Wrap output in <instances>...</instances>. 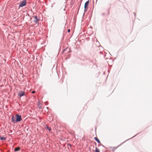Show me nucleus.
<instances>
[{
  "mask_svg": "<svg viewBox=\"0 0 152 152\" xmlns=\"http://www.w3.org/2000/svg\"><path fill=\"white\" fill-rule=\"evenodd\" d=\"M15 123L19 122L22 120V118L21 115H19L18 114H16L15 115Z\"/></svg>",
  "mask_w": 152,
  "mask_h": 152,
  "instance_id": "obj_1",
  "label": "nucleus"
},
{
  "mask_svg": "<svg viewBox=\"0 0 152 152\" xmlns=\"http://www.w3.org/2000/svg\"><path fill=\"white\" fill-rule=\"evenodd\" d=\"M26 0H23L21 1L20 3L19 7H23L26 5Z\"/></svg>",
  "mask_w": 152,
  "mask_h": 152,
  "instance_id": "obj_2",
  "label": "nucleus"
},
{
  "mask_svg": "<svg viewBox=\"0 0 152 152\" xmlns=\"http://www.w3.org/2000/svg\"><path fill=\"white\" fill-rule=\"evenodd\" d=\"M89 3V1L88 0L86 2L84 5V12H86L87 11V9H88V6Z\"/></svg>",
  "mask_w": 152,
  "mask_h": 152,
  "instance_id": "obj_3",
  "label": "nucleus"
},
{
  "mask_svg": "<svg viewBox=\"0 0 152 152\" xmlns=\"http://www.w3.org/2000/svg\"><path fill=\"white\" fill-rule=\"evenodd\" d=\"M18 95L20 97H21L25 95V92L23 91H20L18 92Z\"/></svg>",
  "mask_w": 152,
  "mask_h": 152,
  "instance_id": "obj_4",
  "label": "nucleus"
},
{
  "mask_svg": "<svg viewBox=\"0 0 152 152\" xmlns=\"http://www.w3.org/2000/svg\"><path fill=\"white\" fill-rule=\"evenodd\" d=\"M35 20L34 21V22L35 23H37L39 20V19H38L37 16H35L34 17Z\"/></svg>",
  "mask_w": 152,
  "mask_h": 152,
  "instance_id": "obj_5",
  "label": "nucleus"
},
{
  "mask_svg": "<svg viewBox=\"0 0 152 152\" xmlns=\"http://www.w3.org/2000/svg\"><path fill=\"white\" fill-rule=\"evenodd\" d=\"M12 121L13 122V123H15V118L14 116H12Z\"/></svg>",
  "mask_w": 152,
  "mask_h": 152,
  "instance_id": "obj_6",
  "label": "nucleus"
},
{
  "mask_svg": "<svg viewBox=\"0 0 152 152\" xmlns=\"http://www.w3.org/2000/svg\"><path fill=\"white\" fill-rule=\"evenodd\" d=\"M94 139L96 141H97L98 143H100V140H99V139L97 137H94Z\"/></svg>",
  "mask_w": 152,
  "mask_h": 152,
  "instance_id": "obj_7",
  "label": "nucleus"
},
{
  "mask_svg": "<svg viewBox=\"0 0 152 152\" xmlns=\"http://www.w3.org/2000/svg\"><path fill=\"white\" fill-rule=\"evenodd\" d=\"M20 148L19 147H17L16 148L14 149V151H19L20 150Z\"/></svg>",
  "mask_w": 152,
  "mask_h": 152,
  "instance_id": "obj_8",
  "label": "nucleus"
},
{
  "mask_svg": "<svg viewBox=\"0 0 152 152\" xmlns=\"http://www.w3.org/2000/svg\"><path fill=\"white\" fill-rule=\"evenodd\" d=\"M6 137H0V139L1 140H5L6 139Z\"/></svg>",
  "mask_w": 152,
  "mask_h": 152,
  "instance_id": "obj_9",
  "label": "nucleus"
},
{
  "mask_svg": "<svg viewBox=\"0 0 152 152\" xmlns=\"http://www.w3.org/2000/svg\"><path fill=\"white\" fill-rule=\"evenodd\" d=\"M45 128L47 129H48L49 131H50L51 130V129L48 126H46Z\"/></svg>",
  "mask_w": 152,
  "mask_h": 152,
  "instance_id": "obj_10",
  "label": "nucleus"
},
{
  "mask_svg": "<svg viewBox=\"0 0 152 152\" xmlns=\"http://www.w3.org/2000/svg\"><path fill=\"white\" fill-rule=\"evenodd\" d=\"M95 152H100L98 148H96H96H95Z\"/></svg>",
  "mask_w": 152,
  "mask_h": 152,
  "instance_id": "obj_11",
  "label": "nucleus"
},
{
  "mask_svg": "<svg viewBox=\"0 0 152 152\" xmlns=\"http://www.w3.org/2000/svg\"><path fill=\"white\" fill-rule=\"evenodd\" d=\"M67 49V48H66L65 49H64L63 50V52H64V51H65L66 50V49Z\"/></svg>",
  "mask_w": 152,
  "mask_h": 152,
  "instance_id": "obj_12",
  "label": "nucleus"
},
{
  "mask_svg": "<svg viewBox=\"0 0 152 152\" xmlns=\"http://www.w3.org/2000/svg\"><path fill=\"white\" fill-rule=\"evenodd\" d=\"M35 92V91H32L31 92V93L32 94H34Z\"/></svg>",
  "mask_w": 152,
  "mask_h": 152,
  "instance_id": "obj_13",
  "label": "nucleus"
},
{
  "mask_svg": "<svg viewBox=\"0 0 152 152\" xmlns=\"http://www.w3.org/2000/svg\"><path fill=\"white\" fill-rule=\"evenodd\" d=\"M119 146H120V145H119ZM119 146H119H117V147H113V148H114L115 149H116V148H118Z\"/></svg>",
  "mask_w": 152,
  "mask_h": 152,
  "instance_id": "obj_14",
  "label": "nucleus"
},
{
  "mask_svg": "<svg viewBox=\"0 0 152 152\" xmlns=\"http://www.w3.org/2000/svg\"><path fill=\"white\" fill-rule=\"evenodd\" d=\"M102 16H104L105 15V14L104 13H102Z\"/></svg>",
  "mask_w": 152,
  "mask_h": 152,
  "instance_id": "obj_15",
  "label": "nucleus"
},
{
  "mask_svg": "<svg viewBox=\"0 0 152 152\" xmlns=\"http://www.w3.org/2000/svg\"><path fill=\"white\" fill-rule=\"evenodd\" d=\"M70 30L69 29H68V32L69 33L70 32Z\"/></svg>",
  "mask_w": 152,
  "mask_h": 152,
  "instance_id": "obj_16",
  "label": "nucleus"
},
{
  "mask_svg": "<svg viewBox=\"0 0 152 152\" xmlns=\"http://www.w3.org/2000/svg\"><path fill=\"white\" fill-rule=\"evenodd\" d=\"M47 103H48V102H45V105H47Z\"/></svg>",
  "mask_w": 152,
  "mask_h": 152,
  "instance_id": "obj_17",
  "label": "nucleus"
},
{
  "mask_svg": "<svg viewBox=\"0 0 152 152\" xmlns=\"http://www.w3.org/2000/svg\"><path fill=\"white\" fill-rule=\"evenodd\" d=\"M128 140H126V141H127ZM126 141H126H125V142H124L123 143H122V144H121V145L123 143H124Z\"/></svg>",
  "mask_w": 152,
  "mask_h": 152,
  "instance_id": "obj_18",
  "label": "nucleus"
},
{
  "mask_svg": "<svg viewBox=\"0 0 152 152\" xmlns=\"http://www.w3.org/2000/svg\"><path fill=\"white\" fill-rule=\"evenodd\" d=\"M128 140H126V141H127ZM126 141H126H125V142H124L123 143H122V144H121V145L123 143H124Z\"/></svg>",
  "mask_w": 152,
  "mask_h": 152,
  "instance_id": "obj_19",
  "label": "nucleus"
},
{
  "mask_svg": "<svg viewBox=\"0 0 152 152\" xmlns=\"http://www.w3.org/2000/svg\"><path fill=\"white\" fill-rule=\"evenodd\" d=\"M133 14H134V16H135V13H134H134H133Z\"/></svg>",
  "mask_w": 152,
  "mask_h": 152,
  "instance_id": "obj_20",
  "label": "nucleus"
},
{
  "mask_svg": "<svg viewBox=\"0 0 152 152\" xmlns=\"http://www.w3.org/2000/svg\"><path fill=\"white\" fill-rule=\"evenodd\" d=\"M70 146H71V145L70 144H68Z\"/></svg>",
  "mask_w": 152,
  "mask_h": 152,
  "instance_id": "obj_21",
  "label": "nucleus"
},
{
  "mask_svg": "<svg viewBox=\"0 0 152 152\" xmlns=\"http://www.w3.org/2000/svg\"><path fill=\"white\" fill-rule=\"evenodd\" d=\"M70 146H71V145L70 144H68Z\"/></svg>",
  "mask_w": 152,
  "mask_h": 152,
  "instance_id": "obj_22",
  "label": "nucleus"
},
{
  "mask_svg": "<svg viewBox=\"0 0 152 152\" xmlns=\"http://www.w3.org/2000/svg\"><path fill=\"white\" fill-rule=\"evenodd\" d=\"M100 53H102V52H100Z\"/></svg>",
  "mask_w": 152,
  "mask_h": 152,
  "instance_id": "obj_23",
  "label": "nucleus"
},
{
  "mask_svg": "<svg viewBox=\"0 0 152 152\" xmlns=\"http://www.w3.org/2000/svg\"><path fill=\"white\" fill-rule=\"evenodd\" d=\"M102 145V146L103 147H104V146L103 145Z\"/></svg>",
  "mask_w": 152,
  "mask_h": 152,
  "instance_id": "obj_24",
  "label": "nucleus"
}]
</instances>
